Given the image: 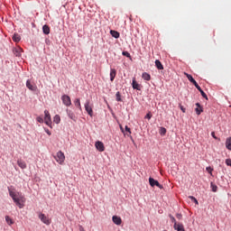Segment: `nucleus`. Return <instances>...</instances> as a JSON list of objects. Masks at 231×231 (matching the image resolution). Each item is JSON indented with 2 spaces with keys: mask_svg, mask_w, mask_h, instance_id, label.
Listing matches in <instances>:
<instances>
[{
  "mask_svg": "<svg viewBox=\"0 0 231 231\" xmlns=\"http://www.w3.org/2000/svg\"><path fill=\"white\" fill-rule=\"evenodd\" d=\"M143 79H145L146 81H150L151 79V74H148L147 72H143L142 74Z\"/></svg>",
  "mask_w": 231,
  "mask_h": 231,
  "instance_id": "412c9836",
  "label": "nucleus"
},
{
  "mask_svg": "<svg viewBox=\"0 0 231 231\" xmlns=\"http://www.w3.org/2000/svg\"><path fill=\"white\" fill-rule=\"evenodd\" d=\"M132 86L134 89L141 90L140 83L136 81L135 78L133 79Z\"/></svg>",
  "mask_w": 231,
  "mask_h": 231,
  "instance_id": "9b49d317",
  "label": "nucleus"
},
{
  "mask_svg": "<svg viewBox=\"0 0 231 231\" xmlns=\"http://www.w3.org/2000/svg\"><path fill=\"white\" fill-rule=\"evenodd\" d=\"M42 31H43V33L45 35H49V33H51V27H50V25H43Z\"/></svg>",
  "mask_w": 231,
  "mask_h": 231,
  "instance_id": "dca6fc26",
  "label": "nucleus"
},
{
  "mask_svg": "<svg viewBox=\"0 0 231 231\" xmlns=\"http://www.w3.org/2000/svg\"><path fill=\"white\" fill-rule=\"evenodd\" d=\"M85 109L90 116H93V105L90 104L89 99L85 103Z\"/></svg>",
  "mask_w": 231,
  "mask_h": 231,
  "instance_id": "20e7f679",
  "label": "nucleus"
},
{
  "mask_svg": "<svg viewBox=\"0 0 231 231\" xmlns=\"http://www.w3.org/2000/svg\"><path fill=\"white\" fill-rule=\"evenodd\" d=\"M174 229L176 231H186L183 223H178V222L175 223Z\"/></svg>",
  "mask_w": 231,
  "mask_h": 231,
  "instance_id": "9d476101",
  "label": "nucleus"
},
{
  "mask_svg": "<svg viewBox=\"0 0 231 231\" xmlns=\"http://www.w3.org/2000/svg\"><path fill=\"white\" fill-rule=\"evenodd\" d=\"M95 146L98 150V152H105L106 147L103 142H100V141L96 142Z\"/></svg>",
  "mask_w": 231,
  "mask_h": 231,
  "instance_id": "1a4fd4ad",
  "label": "nucleus"
},
{
  "mask_svg": "<svg viewBox=\"0 0 231 231\" xmlns=\"http://www.w3.org/2000/svg\"><path fill=\"white\" fill-rule=\"evenodd\" d=\"M54 159H56L57 162L60 163V165H63L65 162V153L63 152L60 151L54 155Z\"/></svg>",
  "mask_w": 231,
  "mask_h": 231,
  "instance_id": "f03ea898",
  "label": "nucleus"
},
{
  "mask_svg": "<svg viewBox=\"0 0 231 231\" xmlns=\"http://www.w3.org/2000/svg\"><path fill=\"white\" fill-rule=\"evenodd\" d=\"M113 221L116 223V225H121L122 218L118 217V216H113Z\"/></svg>",
  "mask_w": 231,
  "mask_h": 231,
  "instance_id": "6ab92c4d",
  "label": "nucleus"
},
{
  "mask_svg": "<svg viewBox=\"0 0 231 231\" xmlns=\"http://www.w3.org/2000/svg\"><path fill=\"white\" fill-rule=\"evenodd\" d=\"M162 134H166L167 133V130H166V128H162V132H161Z\"/></svg>",
  "mask_w": 231,
  "mask_h": 231,
  "instance_id": "37998d69",
  "label": "nucleus"
},
{
  "mask_svg": "<svg viewBox=\"0 0 231 231\" xmlns=\"http://www.w3.org/2000/svg\"><path fill=\"white\" fill-rule=\"evenodd\" d=\"M123 55H124V56H126L127 59H131V53L128 52V51H123Z\"/></svg>",
  "mask_w": 231,
  "mask_h": 231,
  "instance_id": "2f4dec72",
  "label": "nucleus"
},
{
  "mask_svg": "<svg viewBox=\"0 0 231 231\" xmlns=\"http://www.w3.org/2000/svg\"><path fill=\"white\" fill-rule=\"evenodd\" d=\"M8 190L16 206L20 208H24V201H26V199L23 196L22 192H17V190H14L13 188L10 187H8Z\"/></svg>",
  "mask_w": 231,
  "mask_h": 231,
  "instance_id": "f257e3e1",
  "label": "nucleus"
},
{
  "mask_svg": "<svg viewBox=\"0 0 231 231\" xmlns=\"http://www.w3.org/2000/svg\"><path fill=\"white\" fill-rule=\"evenodd\" d=\"M184 74L188 78V79L191 81V83H193V86H195L196 79H194L193 76H191L190 74H188L187 72H184Z\"/></svg>",
  "mask_w": 231,
  "mask_h": 231,
  "instance_id": "aec40b11",
  "label": "nucleus"
},
{
  "mask_svg": "<svg viewBox=\"0 0 231 231\" xmlns=\"http://www.w3.org/2000/svg\"><path fill=\"white\" fill-rule=\"evenodd\" d=\"M176 217H177V219H182V215H181V213H177Z\"/></svg>",
  "mask_w": 231,
  "mask_h": 231,
  "instance_id": "ea45409f",
  "label": "nucleus"
},
{
  "mask_svg": "<svg viewBox=\"0 0 231 231\" xmlns=\"http://www.w3.org/2000/svg\"><path fill=\"white\" fill-rule=\"evenodd\" d=\"M5 221L8 225L14 224V220L11 217H9V216H5Z\"/></svg>",
  "mask_w": 231,
  "mask_h": 231,
  "instance_id": "cd10ccee",
  "label": "nucleus"
},
{
  "mask_svg": "<svg viewBox=\"0 0 231 231\" xmlns=\"http://www.w3.org/2000/svg\"><path fill=\"white\" fill-rule=\"evenodd\" d=\"M17 165L21 167V169H26L27 167L25 161H23L22 159L17 161Z\"/></svg>",
  "mask_w": 231,
  "mask_h": 231,
  "instance_id": "4468645a",
  "label": "nucleus"
},
{
  "mask_svg": "<svg viewBox=\"0 0 231 231\" xmlns=\"http://www.w3.org/2000/svg\"><path fill=\"white\" fill-rule=\"evenodd\" d=\"M155 65L158 68V69H163V64H162L161 60H155Z\"/></svg>",
  "mask_w": 231,
  "mask_h": 231,
  "instance_id": "a878e982",
  "label": "nucleus"
},
{
  "mask_svg": "<svg viewBox=\"0 0 231 231\" xmlns=\"http://www.w3.org/2000/svg\"><path fill=\"white\" fill-rule=\"evenodd\" d=\"M189 198H190V199H191L192 201H194V203H195L197 206H199V201H198L197 198H195L194 196H189Z\"/></svg>",
  "mask_w": 231,
  "mask_h": 231,
  "instance_id": "473e14b6",
  "label": "nucleus"
},
{
  "mask_svg": "<svg viewBox=\"0 0 231 231\" xmlns=\"http://www.w3.org/2000/svg\"><path fill=\"white\" fill-rule=\"evenodd\" d=\"M45 131H46V133H47L49 135H51V130H49V128H47Z\"/></svg>",
  "mask_w": 231,
  "mask_h": 231,
  "instance_id": "c03bdc74",
  "label": "nucleus"
},
{
  "mask_svg": "<svg viewBox=\"0 0 231 231\" xmlns=\"http://www.w3.org/2000/svg\"><path fill=\"white\" fill-rule=\"evenodd\" d=\"M226 147L231 151V137L226 138Z\"/></svg>",
  "mask_w": 231,
  "mask_h": 231,
  "instance_id": "393cba45",
  "label": "nucleus"
},
{
  "mask_svg": "<svg viewBox=\"0 0 231 231\" xmlns=\"http://www.w3.org/2000/svg\"><path fill=\"white\" fill-rule=\"evenodd\" d=\"M67 115L72 120H76L75 113H73V111H69V108H67Z\"/></svg>",
  "mask_w": 231,
  "mask_h": 231,
  "instance_id": "a211bd4d",
  "label": "nucleus"
},
{
  "mask_svg": "<svg viewBox=\"0 0 231 231\" xmlns=\"http://www.w3.org/2000/svg\"><path fill=\"white\" fill-rule=\"evenodd\" d=\"M194 86H195V88H197V89H199V91L201 93L202 88H200V86H199V83H198V81H196V79H195V81H194Z\"/></svg>",
  "mask_w": 231,
  "mask_h": 231,
  "instance_id": "7c9ffc66",
  "label": "nucleus"
},
{
  "mask_svg": "<svg viewBox=\"0 0 231 231\" xmlns=\"http://www.w3.org/2000/svg\"><path fill=\"white\" fill-rule=\"evenodd\" d=\"M211 135L215 140H217V135H216V132H211Z\"/></svg>",
  "mask_w": 231,
  "mask_h": 231,
  "instance_id": "58836bf2",
  "label": "nucleus"
},
{
  "mask_svg": "<svg viewBox=\"0 0 231 231\" xmlns=\"http://www.w3.org/2000/svg\"><path fill=\"white\" fill-rule=\"evenodd\" d=\"M120 128H121V132H123L124 134H125V132L123 126H120Z\"/></svg>",
  "mask_w": 231,
  "mask_h": 231,
  "instance_id": "a18cd8bd",
  "label": "nucleus"
},
{
  "mask_svg": "<svg viewBox=\"0 0 231 231\" xmlns=\"http://www.w3.org/2000/svg\"><path fill=\"white\" fill-rule=\"evenodd\" d=\"M152 116V113H147V115L145 116V118L151 119Z\"/></svg>",
  "mask_w": 231,
  "mask_h": 231,
  "instance_id": "a19ab883",
  "label": "nucleus"
},
{
  "mask_svg": "<svg viewBox=\"0 0 231 231\" xmlns=\"http://www.w3.org/2000/svg\"><path fill=\"white\" fill-rule=\"evenodd\" d=\"M13 41H14L15 42H19L21 41V35H19V33H14L13 35Z\"/></svg>",
  "mask_w": 231,
  "mask_h": 231,
  "instance_id": "5701e85b",
  "label": "nucleus"
},
{
  "mask_svg": "<svg viewBox=\"0 0 231 231\" xmlns=\"http://www.w3.org/2000/svg\"><path fill=\"white\" fill-rule=\"evenodd\" d=\"M195 111L197 115H201V113H203V106H201L200 103H196Z\"/></svg>",
  "mask_w": 231,
  "mask_h": 231,
  "instance_id": "f8f14e48",
  "label": "nucleus"
},
{
  "mask_svg": "<svg viewBox=\"0 0 231 231\" xmlns=\"http://www.w3.org/2000/svg\"><path fill=\"white\" fill-rule=\"evenodd\" d=\"M201 95H202V97H204L205 99H208L207 93H205V91H203V89H201Z\"/></svg>",
  "mask_w": 231,
  "mask_h": 231,
  "instance_id": "72a5a7b5",
  "label": "nucleus"
},
{
  "mask_svg": "<svg viewBox=\"0 0 231 231\" xmlns=\"http://www.w3.org/2000/svg\"><path fill=\"white\" fill-rule=\"evenodd\" d=\"M116 68H111L110 69V79L111 81H114L116 76Z\"/></svg>",
  "mask_w": 231,
  "mask_h": 231,
  "instance_id": "ddd939ff",
  "label": "nucleus"
},
{
  "mask_svg": "<svg viewBox=\"0 0 231 231\" xmlns=\"http://www.w3.org/2000/svg\"><path fill=\"white\" fill-rule=\"evenodd\" d=\"M37 121L41 122V124H42V122H44V119L42 118V116H38Z\"/></svg>",
  "mask_w": 231,
  "mask_h": 231,
  "instance_id": "4c0bfd02",
  "label": "nucleus"
},
{
  "mask_svg": "<svg viewBox=\"0 0 231 231\" xmlns=\"http://www.w3.org/2000/svg\"><path fill=\"white\" fill-rule=\"evenodd\" d=\"M171 219L172 223H174V225H176V223H177V220L175 219V217H171Z\"/></svg>",
  "mask_w": 231,
  "mask_h": 231,
  "instance_id": "79ce46f5",
  "label": "nucleus"
},
{
  "mask_svg": "<svg viewBox=\"0 0 231 231\" xmlns=\"http://www.w3.org/2000/svg\"><path fill=\"white\" fill-rule=\"evenodd\" d=\"M39 218L42 221V223H45V225H51V219L45 216V213H40L39 214Z\"/></svg>",
  "mask_w": 231,
  "mask_h": 231,
  "instance_id": "39448f33",
  "label": "nucleus"
},
{
  "mask_svg": "<svg viewBox=\"0 0 231 231\" xmlns=\"http://www.w3.org/2000/svg\"><path fill=\"white\" fill-rule=\"evenodd\" d=\"M116 101H123L120 91L116 93Z\"/></svg>",
  "mask_w": 231,
  "mask_h": 231,
  "instance_id": "c85d7f7f",
  "label": "nucleus"
},
{
  "mask_svg": "<svg viewBox=\"0 0 231 231\" xmlns=\"http://www.w3.org/2000/svg\"><path fill=\"white\" fill-rule=\"evenodd\" d=\"M74 105L79 108V111H82V105L80 103V99H75Z\"/></svg>",
  "mask_w": 231,
  "mask_h": 231,
  "instance_id": "4be33fe9",
  "label": "nucleus"
},
{
  "mask_svg": "<svg viewBox=\"0 0 231 231\" xmlns=\"http://www.w3.org/2000/svg\"><path fill=\"white\" fill-rule=\"evenodd\" d=\"M61 118L60 116V115H55V116L53 117V121L56 122V125H60Z\"/></svg>",
  "mask_w": 231,
  "mask_h": 231,
  "instance_id": "bb28decb",
  "label": "nucleus"
},
{
  "mask_svg": "<svg viewBox=\"0 0 231 231\" xmlns=\"http://www.w3.org/2000/svg\"><path fill=\"white\" fill-rule=\"evenodd\" d=\"M226 164L231 167V159H226Z\"/></svg>",
  "mask_w": 231,
  "mask_h": 231,
  "instance_id": "c9c22d12",
  "label": "nucleus"
},
{
  "mask_svg": "<svg viewBox=\"0 0 231 231\" xmlns=\"http://www.w3.org/2000/svg\"><path fill=\"white\" fill-rule=\"evenodd\" d=\"M110 33L112 37H115V39H118L120 37V33L118 32V31H116L114 29L110 30Z\"/></svg>",
  "mask_w": 231,
  "mask_h": 231,
  "instance_id": "2eb2a0df",
  "label": "nucleus"
},
{
  "mask_svg": "<svg viewBox=\"0 0 231 231\" xmlns=\"http://www.w3.org/2000/svg\"><path fill=\"white\" fill-rule=\"evenodd\" d=\"M149 182L151 186H158V188H163L162 184H160L159 180H155L152 177L149 178Z\"/></svg>",
  "mask_w": 231,
  "mask_h": 231,
  "instance_id": "6e6552de",
  "label": "nucleus"
},
{
  "mask_svg": "<svg viewBox=\"0 0 231 231\" xmlns=\"http://www.w3.org/2000/svg\"><path fill=\"white\" fill-rule=\"evenodd\" d=\"M230 107H231V105H230Z\"/></svg>",
  "mask_w": 231,
  "mask_h": 231,
  "instance_id": "49530a36",
  "label": "nucleus"
},
{
  "mask_svg": "<svg viewBox=\"0 0 231 231\" xmlns=\"http://www.w3.org/2000/svg\"><path fill=\"white\" fill-rule=\"evenodd\" d=\"M125 135H128L130 136V138H132V131L131 128H129V126H125Z\"/></svg>",
  "mask_w": 231,
  "mask_h": 231,
  "instance_id": "b1692460",
  "label": "nucleus"
},
{
  "mask_svg": "<svg viewBox=\"0 0 231 231\" xmlns=\"http://www.w3.org/2000/svg\"><path fill=\"white\" fill-rule=\"evenodd\" d=\"M44 121H45V125H47V126L51 127L52 126V123H51V113H49V111H44Z\"/></svg>",
  "mask_w": 231,
  "mask_h": 231,
  "instance_id": "7ed1b4c3",
  "label": "nucleus"
},
{
  "mask_svg": "<svg viewBox=\"0 0 231 231\" xmlns=\"http://www.w3.org/2000/svg\"><path fill=\"white\" fill-rule=\"evenodd\" d=\"M210 186L212 188V191L213 192H217V184H215L214 182H211Z\"/></svg>",
  "mask_w": 231,
  "mask_h": 231,
  "instance_id": "c756f323",
  "label": "nucleus"
},
{
  "mask_svg": "<svg viewBox=\"0 0 231 231\" xmlns=\"http://www.w3.org/2000/svg\"><path fill=\"white\" fill-rule=\"evenodd\" d=\"M62 103L66 105V106H70L71 105V99L69 97V95H62L61 97Z\"/></svg>",
  "mask_w": 231,
  "mask_h": 231,
  "instance_id": "423d86ee",
  "label": "nucleus"
},
{
  "mask_svg": "<svg viewBox=\"0 0 231 231\" xmlns=\"http://www.w3.org/2000/svg\"><path fill=\"white\" fill-rule=\"evenodd\" d=\"M180 111H182V113H186V108L185 106H183V105H180Z\"/></svg>",
  "mask_w": 231,
  "mask_h": 231,
  "instance_id": "e433bc0d",
  "label": "nucleus"
},
{
  "mask_svg": "<svg viewBox=\"0 0 231 231\" xmlns=\"http://www.w3.org/2000/svg\"><path fill=\"white\" fill-rule=\"evenodd\" d=\"M26 88H28V89H30L31 91H36L38 88L35 83H32L31 79H27Z\"/></svg>",
  "mask_w": 231,
  "mask_h": 231,
  "instance_id": "0eeeda50",
  "label": "nucleus"
},
{
  "mask_svg": "<svg viewBox=\"0 0 231 231\" xmlns=\"http://www.w3.org/2000/svg\"><path fill=\"white\" fill-rule=\"evenodd\" d=\"M207 171H208V172H209L210 174H213L214 169H213L212 167H207Z\"/></svg>",
  "mask_w": 231,
  "mask_h": 231,
  "instance_id": "f704fd0d",
  "label": "nucleus"
},
{
  "mask_svg": "<svg viewBox=\"0 0 231 231\" xmlns=\"http://www.w3.org/2000/svg\"><path fill=\"white\" fill-rule=\"evenodd\" d=\"M14 54H15V56H21L22 52H23V49L21 47H16L15 49H14Z\"/></svg>",
  "mask_w": 231,
  "mask_h": 231,
  "instance_id": "f3484780",
  "label": "nucleus"
}]
</instances>
